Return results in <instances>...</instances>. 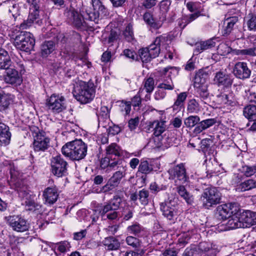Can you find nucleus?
<instances>
[{
	"mask_svg": "<svg viewBox=\"0 0 256 256\" xmlns=\"http://www.w3.org/2000/svg\"><path fill=\"white\" fill-rule=\"evenodd\" d=\"M87 145L81 140H76L67 142L62 148L64 155L73 160H80L85 158L87 154Z\"/></svg>",
	"mask_w": 256,
	"mask_h": 256,
	"instance_id": "f257e3e1",
	"label": "nucleus"
},
{
	"mask_svg": "<svg viewBox=\"0 0 256 256\" xmlns=\"http://www.w3.org/2000/svg\"><path fill=\"white\" fill-rule=\"evenodd\" d=\"M14 46L21 50L28 52L32 50L35 44L33 34L26 31H12L9 34Z\"/></svg>",
	"mask_w": 256,
	"mask_h": 256,
	"instance_id": "f03ea898",
	"label": "nucleus"
},
{
	"mask_svg": "<svg viewBox=\"0 0 256 256\" xmlns=\"http://www.w3.org/2000/svg\"><path fill=\"white\" fill-rule=\"evenodd\" d=\"M73 95L82 104L89 102L95 96L94 84L90 81L88 82H80L74 87Z\"/></svg>",
	"mask_w": 256,
	"mask_h": 256,
	"instance_id": "7ed1b4c3",
	"label": "nucleus"
},
{
	"mask_svg": "<svg viewBox=\"0 0 256 256\" xmlns=\"http://www.w3.org/2000/svg\"><path fill=\"white\" fill-rule=\"evenodd\" d=\"M221 199V193L215 187L206 188L200 196L203 207L208 210L220 204Z\"/></svg>",
	"mask_w": 256,
	"mask_h": 256,
	"instance_id": "20e7f679",
	"label": "nucleus"
},
{
	"mask_svg": "<svg viewBox=\"0 0 256 256\" xmlns=\"http://www.w3.org/2000/svg\"><path fill=\"white\" fill-rule=\"evenodd\" d=\"M50 142V138L46 136L44 132L36 134L33 142L34 152L38 155L42 154L49 148Z\"/></svg>",
	"mask_w": 256,
	"mask_h": 256,
	"instance_id": "39448f33",
	"label": "nucleus"
},
{
	"mask_svg": "<svg viewBox=\"0 0 256 256\" xmlns=\"http://www.w3.org/2000/svg\"><path fill=\"white\" fill-rule=\"evenodd\" d=\"M8 226L13 230L17 232H24L28 230L29 224L23 217L18 216H10L6 218Z\"/></svg>",
	"mask_w": 256,
	"mask_h": 256,
	"instance_id": "423d86ee",
	"label": "nucleus"
},
{
	"mask_svg": "<svg viewBox=\"0 0 256 256\" xmlns=\"http://www.w3.org/2000/svg\"><path fill=\"white\" fill-rule=\"evenodd\" d=\"M46 106L52 112H60L66 108L65 98L62 96L53 94L46 100Z\"/></svg>",
	"mask_w": 256,
	"mask_h": 256,
	"instance_id": "0eeeda50",
	"label": "nucleus"
},
{
	"mask_svg": "<svg viewBox=\"0 0 256 256\" xmlns=\"http://www.w3.org/2000/svg\"><path fill=\"white\" fill-rule=\"evenodd\" d=\"M67 162L60 156L52 158L51 160L52 171L58 177L62 176L67 171Z\"/></svg>",
	"mask_w": 256,
	"mask_h": 256,
	"instance_id": "6e6552de",
	"label": "nucleus"
},
{
	"mask_svg": "<svg viewBox=\"0 0 256 256\" xmlns=\"http://www.w3.org/2000/svg\"><path fill=\"white\" fill-rule=\"evenodd\" d=\"M168 172L170 178L174 180L176 182L178 181L180 184H182L188 179V176L186 174V170L182 164L170 168Z\"/></svg>",
	"mask_w": 256,
	"mask_h": 256,
	"instance_id": "1a4fd4ad",
	"label": "nucleus"
},
{
	"mask_svg": "<svg viewBox=\"0 0 256 256\" xmlns=\"http://www.w3.org/2000/svg\"><path fill=\"white\" fill-rule=\"evenodd\" d=\"M160 210L162 215L168 220L174 221L178 214L177 209L174 202L168 200L160 203Z\"/></svg>",
	"mask_w": 256,
	"mask_h": 256,
	"instance_id": "9d476101",
	"label": "nucleus"
},
{
	"mask_svg": "<svg viewBox=\"0 0 256 256\" xmlns=\"http://www.w3.org/2000/svg\"><path fill=\"white\" fill-rule=\"evenodd\" d=\"M234 74L238 78L244 80L250 78L251 70L244 62H238L233 70Z\"/></svg>",
	"mask_w": 256,
	"mask_h": 256,
	"instance_id": "9b49d317",
	"label": "nucleus"
},
{
	"mask_svg": "<svg viewBox=\"0 0 256 256\" xmlns=\"http://www.w3.org/2000/svg\"><path fill=\"white\" fill-rule=\"evenodd\" d=\"M4 69L6 72L4 80L6 83L16 86L21 84L22 79L18 70L10 66Z\"/></svg>",
	"mask_w": 256,
	"mask_h": 256,
	"instance_id": "f8f14e48",
	"label": "nucleus"
},
{
	"mask_svg": "<svg viewBox=\"0 0 256 256\" xmlns=\"http://www.w3.org/2000/svg\"><path fill=\"white\" fill-rule=\"evenodd\" d=\"M214 81V84L218 86H222L224 88H230L232 84L233 78L230 74L218 72L216 73Z\"/></svg>",
	"mask_w": 256,
	"mask_h": 256,
	"instance_id": "ddd939ff",
	"label": "nucleus"
},
{
	"mask_svg": "<svg viewBox=\"0 0 256 256\" xmlns=\"http://www.w3.org/2000/svg\"><path fill=\"white\" fill-rule=\"evenodd\" d=\"M233 212L230 204H222L216 208L215 216L220 220H225L230 218Z\"/></svg>",
	"mask_w": 256,
	"mask_h": 256,
	"instance_id": "4468645a",
	"label": "nucleus"
},
{
	"mask_svg": "<svg viewBox=\"0 0 256 256\" xmlns=\"http://www.w3.org/2000/svg\"><path fill=\"white\" fill-rule=\"evenodd\" d=\"M240 220L244 224L243 228H248L256 223V214L250 210H246L240 214Z\"/></svg>",
	"mask_w": 256,
	"mask_h": 256,
	"instance_id": "2eb2a0df",
	"label": "nucleus"
},
{
	"mask_svg": "<svg viewBox=\"0 0 256 256\" xmlns=\"http://www.w3.org/2000/svg\"><path fill=\"white\" fill-rule=\"evenodd\" d=\"M66 14V16L72 21L75 26L79 28L83 26L85 20L84 19V16L82 18V16L73 7L70 6Z\"/></svg>",
	"mask_w": 256,
	"mask_h": 256,
	"instance_id": "dca6fc26",
	"label": "nucleus"
},
{
	"mask_svg": "<svg viewBox=\"0 0 256 256\" xmlns=\"http://www.w3.org/2000/svg\"><path fill=\"white\" fill-rule=\"evenodd\" d=\"M11 138V133L8 126L0 122V146H6L9 144Z\"/></svg>",
	"mask_w": 256,
	"mask_h": 256,
	"instance_id": "f3484780",
	"label": "nucleus"
},
{
	"mask_svg": "<svg viewBox=\"0 0 256 256\" xmlns=\"http://www.w3.org/2000/svg\"><path fill=\"white\" fill-rule=\"evenodd\" d=\"M108 172L112 170H126V164L124 160L118 157H113L110 158Z\"/></svg>",
	"mask_w": 256,
	"mask_h": 256,
	"instance_id": "a211bd4d",
	"label": "nucleus"
},
{
	"mask_svg": "<svg viewBox=\"0 0 256 256\" xmlns=\"http://www.w3.org/2000/svg\"><path fill=\"white\" fill-rule=\"evenodd\" d=\"M43 196L46 202L53 204L57 200L58 196V189L56 186L48 187L44 191Z\"/></svg>",
	"mask_w": 256,
	"mask_h": 256,
	"instance_id": "6ab92c4d",
	"label": "nucleus"
},
{
	"mask_svg": "<svg viewBox=\"0 0 256 256\" xmlns=\"http://www.w3.org/2000/svg\"><path fill=\"white\" fill-rule=\"evenodd\" d=\"M217 101L220 104H225L226 106H235L237 104V102L234 98L233 94L232 92L221 93L216 96Z\"/></svg>",
	"mask_w": 256,
	"mask_h": 256,
	"instance_id": "aec40b11",
	"label": "nucleus"
},
{
	"mask_svg": "<svg viewBox=\"0 0 256 256\" xmlns=\"http://www.w3.org/2000/svg\"><path fill=\"white\" fill-rule=\"evenodd\" d=\"M165 40V37L162 36H158L155 39L152 44L150 45L148 47H146L147 48H148V51L154 58L159 55L160 51V44L162 43H164Z\"/></svg>",
	"mask_w": 256,
	"mask_h": 256,
	"instance_id": "412c9836",
	"label": "nucleus"
},
{
	"mask_svg": "<svg viewBox=\"0 0 256 256\" xmlns=\"http://www.w3.org/2000/svg\"><path fill=\"white\" fill-rule=\"evenodd\" d=\"M148 130L153 128L154 134L156 136H158L166 130V121L156 120L150 122L148 125Z\"/></svg>",
	"mask_w": 256,
	"mask_h": 256,
	"instance_id": "4be33fe9",
	"label": "nucleus"
},
{
	"mask_svg": "<svg viewBox=\"0 0 256 256\" xmlns=\"http://www.w3.org/2000/svg\"><path fill=\"white\" fill-rule=\"evenodd\" d=\"M216 43L214 39H210L206 41L200 42L196 44L194 52L198 54L204 50L211 49L216 46Z\"/></svg>",
	"mask_w": 256,
	"mask_h": 256,
	"instance_id": "5701e85b",
	"label": "nucleus"
},
{
	"mask_svg": "<svg viewBox=\"0 0 256 256\" xmlns=\"http://www.w3.org/2000/svg\"><path fill=\"white\" fill-rule=\"evenodd\" d=\"M100 213L104 218H106L110 220H115L118 217V212L108 202L104 206Z\"/></svg>",
	"mask_w": 256,
	"mask_h": 256,
	"instance_id": "b1692460",
	"label": "nucleus"
},
{
	"mask_svg": "<svg viewBox=\"0 0 256 256\" xmlns=\"http://www.w3.org/2000/svg\"><path fill=\"white\" fill-rule=\"evenodd\" d=\"M105 248L108 250H116L120 246L119 240L113 236L106 238L102 242Z\"/></svg>",
	"mask_w": 256,
	"mask_h": 256,
	"instance_id": "393cba45",
	"label": "nucleus"
},
{
	"mask_svg": "<svg viewBox=\"0 0 256 256\" xmlns=\"http://www.w3.org/2000/svg\"><path fill=\"white\" fill-rule=\"evenodd\" d=\"M216 122V120L214 118H210L199 122L194 130V133L195 134H199L203 130L210 128Z\"/></svg>",
	"mask_w": 256,
	"mask_h": 256,
	"instance_id": "a878e982",
	"label": "nucleus"
},
{
	"mask_svg": "<svg viewBox=\"0 0 256 256\" xmlns=\"http://www.w3.org/2000/svg\"><path fill=\"white\" fill-rule=\"evenodd\" d=\"M226 226L229 230H232L240 228H243L244 224L240 220V216L238 214H234L228 218Z\"/></svg>",
	"mask_w": 256,
	"mask_h": 256,
	"instance_id": "bb28decb",
	"label": "nucleus"
},
{
	"mask_svg": "<svg viewBox=\"0 0 256 256\" xmlns=\"http://www.w3.org/2000/svg\"><path fill=\"white\" fill-rule=\"evenodd\" d=\"M238 20V18L237 16L226 18L224 22V35L230 34Z\"/></svg>",
	"mask_w": 256,
	"mask_h": 256,
	"instance_id": "cd10ccee",
	"label": "nucleus"
},
{
	"mask_svg": "<svg viewBox=\"0 0 256 256\" xmlns=\"http://www.w3.org/2000/svg\"><path fill=\"white\" fill-rule=\"evenodd\" d=\"M56 48L55 42L52 40L44 42L41 45V54L43 57H47Z\"/></svg>",
	"mask_w": 256,
	"mask_h": 256,
	"instance_id": "c85d7f7f",
	"label": "nucleus"
},
{
	"mask_svg": "<svg viewBox=\"0 0 256 256\" xmlns=\"http://www.w3.org/2000/svg\"><path fill=\"white\" fill-rule=\"evenodd\" d=\"M12 61L7 51L0 48V68H7L12 66Z\"/></svg>",
	"mask_w": 256,
	"mask_h": 256,
	"instance_id": "c756f323",
	"label": "nucleus"
},
{
	"mask_svg": "<svg viewBox=\"0 0 256 256\" xmlns=\"http://www.w3.org/2000/svg\"><path fill=\"white\" fill-rule=\"evenodd\" d=\"M178 194L183 198L188 204H192L194 202L193 196L190 194L182 185H180L177 187L176 190Z\"/></svg>",
	"mask_w": 256,
	"mask_h": 256,
	"instance_id": "7c9ffc66",
	"label": "nucleus"
},
{
	"mask_svg": "<svg viewBox=\"0 0 256 256\" xmlns=\"http://www.w3.org/2000/svg\"><path fill=\"white\" fill-rule=\"evenodd\" d=\"M38 12L36 11L34 12H30L28 20L24 21V22L20 24V28L24 30L30 28L32 26V24L34 23V21L38 18Z\"/></svg>",
	"mask_w": 256,
	"mask_h": 256,
	"instance_id": "2f4dec72",
	"label": "nucleus"
},
{
	"mask_svg": "<svg viewBox=\"0 0 256 256\" xmlns=\"http://www.w3.org/2000/svg\"><path fill=\"white\" fill-rule=\"evenodd\" d=\"M256 188V181L248 179L237 186L236 190L240 192H244Z\"/></svg>",
	"mask_w": 256,
	"mask_h": 256,
	"instance_id": "473e14b6",
	"label": "nucleus"
},
{
	"mask_svg": "<svg viewBox=\"0 0 256 256\" xmlns=\"http://www.w3.org/2000/svg\"><path fill=\"white\" fill-rule=\"evenodd\" d=\"M106 15L107 14H101L99 12V10H94L93 12H86V13L84 14V19L94 22L95 23H98V20L100 17L102 18Z\"/></svg>",
	"mask_w": 256,
	"mask_h": 256,
	"instance_id": "72a5a7b5",
	"label": "nucleus"
},
{
	"mask_svg": "<svg viewBox=\"0 0 256 256\" xmlns=\"http://www.w3.org/2000/svg\"><path fill=\"white\" fill-rule=\"evenodd\" d=\"M206 76V73L202 71H200L196 73L194 80V88H196L200 86H204Z\"/></svg>",
	"mask_w": 256,
	"mask_h": 256,
	"instance_id": "f704fd0d",
	"label": "nucleus"
},
{
	"mask_svg": "<svg viewBox=\"0 0 256 256\" xmlns=\"http://www.w3.org/2000/svg\"><path fill=\"white\" fill-rule=\"evenodd\" d=\"M106 156L108 157H118L120 156V148L119 146L115 143L111 144L106 148Z\"/></svg>",
	"mask_w": 256,
	"mask_h": 256,
	"instance_id": "c9c22d12",
	"label": "nucleus"
},
{
	"mask_svg": "<svg viewBox=\"0 0 256 256\" xmlns=\"http://www.w3.org/2000/svg\"><path fill=\"white\" fill-rule=\"evenodd\" d=\"M144 22L151 28L154 29H158L160 28V24L156 23V18H153L152 15L149 12H146L143 16Z\"/></svg>",
	"mask_w": 256,
	"mask_h": 256,
	"instance_id": "e433bc0d",
	"label": "nucleus"
},
{
	"mask_svg": "<svg viewBox=\"0 0 256 256\" xmlns=\"http://www.w3.org/2000/svg\"><path fill=\"white\" fill-rule=\"evenodd\" d=\"M244 115L246 118L250 119L256 118V106L250 104L244 108Z\"/></svg>",
	"mask_w": 256,
	"mask_h": 256,
	"instance_id": "4c0bfd02",
	"label": "nucleus"
},
{
	"mask_svg": "<svg viewBox=\"0 0 256 256\" xmlns=\"http://www.w3.org/2000/svg\"><path fill=\"white\" fill-rule=\"evenodd\" d=\"M11 101L10 95L1 93L0 95V111L2 112L8 108Z\"/></svg>",
	"mask_w": 256,
	"mask_h": 256,
	"instance_id": "58836bf2",
	"label": "nucleus"
},
{
	"mask_svg": "<svg viewBox=\"0 0 256 256\" xmlns=\"http://www.w3.org/2000/svg\"><path fill=\"white\" fill-rule=\"evenodd\" d=\"M187 110L192 114H198L200 110V104L195 99H191L188 102Z\"/></svg>",
	"mask_w": 256,
	"mask_h": 256,
	"instance_id": "ea45409f",
	"label": "nucleus"
},
{
	"mask_svg": "<svg viewBox=\"0 0 256 256\" xmlns=\"http://www.w3.org/2000/svg\"><path fill=\"white\" fill-rule=\"evenodd\" d=\"M123 35L128 42H132L134 40L132 25L130 23L126 27Z\"/></svg>",
	"mask_w": 256,
	"mask_h": 256,
	"instance_id": "a19ab883",
	"label": "nucleus"
},
{
	"mask_svg": "<svg viewBox=\"0 0 256 256\" xmlns=\"http://www.w3.org/2000/svg\"><path fill=\"white\" fill-rule=\"evenodd\" d=\"M94 10H99L101 14H108V10L101 0H92Z\"/></svg>",
	"mask_w": 256,
	"mask_h": 256,
	"instance_id": "79ce46f5",
	"label": "nucleus"
},
{
	"mask_svg": "<svg viewBox=\"0 0 256 256\" xmlns=\"http://www.w3.org/2000/svg\"><path fill=\"white\" fill-rule=\"evenodd\" d=\"M153 170L152 164H149L147 160L142 161L138 166V172L144 174H148Z\"/></svg>",
	"mask_w": 256,
	"mask_h": 256,
	"instance_id": "37998d69",
	"label": "nucleus"
},
{
	"mask_svg": "<svg viewBox=\"0 0 256 256\" xmlns=\"http://www.w3.org/2000/svg\"><path fill=\"white\" fill-rule=\"evenodd\" d=\"M139 55L141 60L143 62H148L154 58L147 48H142L139 50Z\"/></svg>",
	"mask_w": 256,
	"mask_h": 256,
	"instance_id": "c03bdc74",
	"label": "nucleus"
},
{
	"mask_svg": "<svg viewBox=\"0 0 256 256\" xmlns=\"http://www.w3.org/2000/svg\"><path fill=\"white\" fill-rule=\"evenodd\" d=\"M188 96L186 92H180L178 94L177 98L172 106L174 110L178 109L183 106L184 102L186 98Z\"/></svg>",
	"mask_w": 256,
	"mask_h": 256,
	"instance_id": "a18cd8bd",
	"label": "nucleus"
},
{
	"mask_svg": "<svg viewBox=\"0 0 256 256\" xmlns=\"http://www.w3.org/2000/svg\"><path fill=\"white\" fill-rule=\"evenodd\" d=\"M118 185L117 182H116L110 178L106 184L102 187L101 192L106 193L110 191H114Z\"/></svg>",
	"mask_w": 256,
	"mask_h": 256,
	"instance_id": "49530a36",
	"label": "nucleus"
},
{
	"mask_svg": "<svg viewBox=\"0 0 256 256\" xmlns=\"http://www.w3.org/2000/svg\"><path fill=\"white\" fill-rule=\"evenodd\" d=\"M138 200L142 204L146 205L149 202V192L145 189H142L138 192Z\"/></svg>",
	"mask_w": 256,
	"mask_h": 256,
	"instance_id": "de8ad7c7",
	"label": "nucleus"
},
{
	"mask_svg": "<svg viewBox=\"0 0 256 256\" xmlns=\"http://www.w3.org/2000/svg\"><path fill=\"white\" fill-rule=\"evenodd\" d=\"M196 93L198 94L200 98L202 100H204L209 96V93L208 90V86L206 85L200 86L198 88H194Z\"/></svg>",
	"mask_w": 256,
	"mask_h": 256,
	"instance_id": "09e8293b",
	"label": "nucleus"
},
{
	"mask_svg": "<svg viewBox=\"0 0 256 256\" xmlns=\"http://www.w3.org/2000/svg\"><path fill=\"white\" fill-rule=\"evenodd\" d=\"M200 120V117L198 116H191L186 118L184 121V124L188 128H192L198 124Z\"/></svg>",
	"mask_w": 256,
	"mask_h": 256,
	"instance_id": "8fccbe9b",
	"label": "nucleus"
},
{
	"mask_svg": "<svg viewBox=\"0 0 256 256\" xmlns=\"http://www.w3.org/2000/svg\"><path fill=\"white\" fill-rule=\"evenodd\" d=\"M143 84L146 92L151 93L153 91L154 88V80L152 78L150 77L145 79Z\"/></svg>",
	"mask_w": 256,
	"mask_h": 256,
	"instance_id": "3c124183",
	"label": "nucleus"
},
{
	"mask_svg": "<svg viewBox=\"0 0 256 256\" xmlns=\"http://www.w3.org/2000/svg\"><path fill=\"white\" fill-rule=\"evenodd\" d=\"M128 232L130 234L138 236L142 230V227L138 224H134L128 226Z\"/></svg>",
	"mask_w": 256,
	"mask_h": 256,
	"instance_id": "603ef678",
	"label": "nucleus"
},
{
	"mask_svg": "<svg viewBox=\"0 0 256 256\" xmlns=\"http://www.w3.org/2000/svg\"><path fill=\"white\" fill-rule=\"evenodd\" d=\"M242 172L247 177L252 176L256 173V163L252 166H243Z\"/></svg>",
	"mask_w": 256,
	"mask_h": 256,
	"instance_id": "864d4df0",
	"label": "nucleus"
},
{
	"mask_svg": "<svg viewBox=\"0 0 256 256\" xmlns=\"http://www.w3.org/2000/svg\"><path fill=\"white\" fill-rule=\"evenodd\" d=\"M56 248L57 250L60 252L64 253L68 250H70V244L68 242L63 241L56 244V246L55 248Z\"/></svg>",
	"mask_w": 256,
	"mask_h": 256,
	"instance_id": "5fc2aeb1",
	"label": "nucleus"
},
{
	"mask_svg": "<svg viewBox=\"0 0 256 256\" xmlns=\"http://www.w3.org/2000/svg\"><path fill=\"white\" fill-rule=\"evenodd\" d=\"M126 171L116 170L110 178L120 184L121 180L124 177Z\"/></svg>",
	"mask_w": 256,
	"mask_h": 256,
	"instance_id": "6e6d98bb",
	"label": "nucleus"
},
{
	"mask_svg": "<svg viewBox=\"0 0 256 256\" xmlns=\"http://www.w3.org/2000/svg\"><path fill=\"white\" fill-rule=\"evenodd\" d=\"M26 2L30 6V12H38L40 8V3L41 0H26Z\"/></svg>",
	"mask_w": 256,
	"mask_h": 256,
	"instance_id": "4d7b16f0",
	"label": "nucleus"
},
{
	"mask_svg": "<svg viewBox=\"0 0 256 256\" xmlns=\"http://www.w3.org/2000/svg\"><path fill=\"white\" fill-rule=\"evenodd\" d=\"M237 54L244 56H256V47L238 50Z\"/></svg>",
	"mask_w": 256,
	"mask_h": 256,
	"instance_id": "13d9d810",
	"label": "nucleus"
},
{
	"mask_svg": "<svg viewBox=\"0 0 256 256\" xmlns=\"http://www.w3.org/2000/svg\"><path fill=\"white\" fill-rule=\"evenodd\" d=\"M25 202L26 209L28 210L34 211L40 208V206L36 203L34 200H28L26 201Z\"/></svg>",
	"mask_w": 256,
	"mask_h": 256,
	"instance_id": "bf43d9fd",
	"label": "nucleus"
},
{
	"mask_svg": "<svg viewBox=\"0 0 256 256\" xmlns=\"http://www.w3.org/2000/svg\"><path fill=\"white\" fill-rule=\"evenodd\" d=\"M158 88L162 90H172L174 88V84L171 79L170 80H164L163 82L158 85Z\"/></svg>",
	"mask_w": 256,
	"mask_h": 256,
	"instance_id": "052dcab7",
	"label": "nucleus"
},
{
	"mask_svg": "<svg viewBox=\"0 0 256 256\" xmlns=\"http://www.w3.org/2000/svg\"><path fill=\"white\" fill-rule=\"evenodd\" d=\"M122 202L121 198L118 196H116L108 202V203L113 207V209L116 210L119 208Z\"/></svg>",
	"mask_w": 256,
	"mask_h": 256,
	"instance_id": "680f3d73",
	"label": "nucleus"
},
{
	"mask_svg": "<svg viewBox=\"0 0 256 256\" xmlns=\"http://www.w3.org/2000/svg\"><path fill=\"white\" fill-rule=\"evenodd\" d=\"M126 242L128 245L133 247H137L139 246V240L132 236H128L126 238Z\"/></svg>",
	"mask_w": 256,
	"mask_h": 256,
	"instance_id": "e2e57ef3",
	"label": "nucleus"
},
{
	"mask_svg": "<svg viewBox=\"0 0 256 256\" xmlns=\"http://www.w3.org/2000/svg\"><path fill=\"white\" fill-rule=\"evenodd\" d=\"M170 2L168 0H162L160 4V10L161 12L166 13L169 10Z\"/></svg>",
	"mask_w": 256,
	"mask_h": 256,
	"instance_id": "0e129e2a",
	"label": "nucleus"
},
{
	"mask_svg": "<svg viewBox=\"0 0 256 256\" xmlns=\"http://www.w3.org/2000/svg\"><path fill=\"white\" fill-rule=\"evenodd\" d=\"M140 119L138 116L131 118L128 121V127L131 130L136 128L139 124Z\"/></svg>",
	"mask_w": 256,
	"mask_h": 256,
	"instance_id": "69168bd1",
	"label": "nucleus"
},
{
	"mask_svg": "<svg viewBox=\"0 0 256 256\" xmlns=\"http://www.w3.org/2000/svg\"><path fill=\"white\" fill-rule=\"evenodd\" d=\"M110 158H111V157H108L106 155V156L102 158L100 162V167L103 169L106 168V172H108V170Z\"/></svg>",
	"mask_w": 256,
	"mask_h": 256,
	"instance_id": "338daca9",
	"label": "nucleus"
},
{
	"mask_svg": "<svg viewBox=\"0 0 256 256\" xmlns=\"http://www.w3.org/2000/svg\"><path fill=\"white\" fill-rule=\"evenodd\" d=\"M250 30H256V14L252 16L247 22Z\"/></svg>",
	"mask_w": 256,
	"mask_h": 256,
	"instance_id": "774afa93",
	"label": "nucleus"
}]
</instances>
